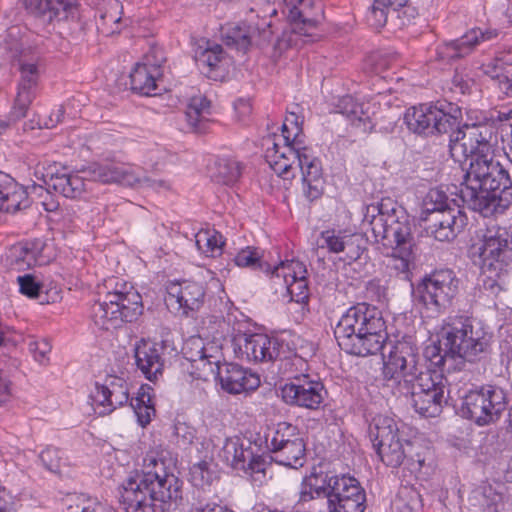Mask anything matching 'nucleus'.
<instances>
[{
  "label": "nucleus",
  "mask_w": 512,
  "mask_h": 512,
  "mask_svg": "<svg viewBox=\"0 0 512 512\" xmlns=\"http://www.w3.org/2000/svg\"><path fill=\"white\" fill-rule=\"evenodd\" d=\"M451 131V157L462 162L471 157L460 187L462 201L484 217L504 213L512 204V181L508 171L493 155L498 130L493 122L464 124Z\"/></svg>",
  "instance_id": "1"
},
{
  "label": "nucleus",
  "mask_w": 512,
  "mask_h": 512,
  "mask_svg": "<svg viewBox=\"0 0 512 512\" xmlns=\"http://www.w3.org/2000/svg\"><path fill=\"white\" fill-rule=\"evenodd\" d=\"M363 226L371 230L377 241L393 247L388 267L408 278L416 258V247L412 243L409 216L403 209H388L384 204L366 207Z\"/></svg>",
  "instance_id": "2"
},
{
  "label": "nucleus",
  "mask_w": 512,
  "mask_h": 512,
  "mask_svg": "<svg viewBox=\"0 0 512 512\" xmlns=\"http://www.w3.org/2000/svg\"><path fill=\"white\" fill-rule=\"evenodd\" d=\"M334 334L342 350L362 357L380 352L388 339L381 312L366 303L347 309L339 319Z\"/></svg>",
  "instance_id": "3"
},
{
  "label": "nucleus",
  "mask_w": 512,
  "mask_h": 512,
  "mask_svg": "<svg viewBox=\"0 0 512 512\" xmlns=\"http://www.w3.org/2000/svg\"><path fill=\"white\" fill-rule=\"evenodd\" d=\"M265 159L271 169L283 179L294 177V171L302 172L306 196L317 199L323 192L322 168L320 161L313 156L311 150L304 146L294 150L288 145H281L276 139H266Z\"/></svg>",
  "instance_id": "4"
},
{
  "label": "nucleus",
  "mask_w": 512,
  "mask_h": 512,
  "mask_svg": "<svg viewBox=\"0 0 512 512\" xmlns=\"http://www.w3.org/2000/svg\"><path fill=\"white\" fill-rule=\"evenodd\" d=\"M440 344L451 358L468 362L482 359L488 352L490 336L470 318L456 316L447 318L440 332Z\"/></svg>",
  "instance_id": "5"
},
{
  "label": "nucleus",
  "mask_w": 512,
  "mask_h": 512,
  "mask_svg": "<svg viewBox=\"0 0 512 512\" xmlns=\"http://www.w3.org/2000/svg\"><path fill=\"white\" fill-rule=\"evenodd\" d=\"M276 14V8L268 1L258 10L251 8L244 21L229 23L222 27L224 43L237 51L246 53L254 44L262 45L269 42L273 30L272 22L268 18Z\"/></svg>",
  "instance_id": "6"
},
{
  "label": "nucleus",
  "mask_w": 512,
  "mask_h": 512,
  "mask_svg": "<svg viewBox=\"0 0 512 512\" xmlns=\"http://www.w3.org/2000/svg\"><path fill=\"white\" fill-rule=\"evenodd\" d=\"M314 350V345L307 343L305 347H302V354L295 355L290 360L291 364L299 367L301 371H307L305 357L312 355ZM325 394L324 386L319 380L312 379L307 373L300 372L293 376L291 382L280 388L279 395L288 405L317 410L323 403Z\"/></svg>",
  "instance_id": "7"
},
{
  "label": "nucleus",
  "mask_w": 512,
  "mask_h": 512,
  "mask_svg": "<svg viewBox=\"0 0 512 512\" xmlns=\"http://www.w3.org/2000/svg\"><path fill=\"white\" fill-rule=\"evenodd\" d=\"M423 368L418 348L411 341H397L384 361L383 377L387 386L396 387L400 394L407 395L409 383Z\"/></svg>",
  "instance_id": "8"
},
{
  "label": "nucleus",
  "mask_w": 512,
  "mask_h": 512,
  "mask_svg": "<svg viewBox=\"0 0 512 512\" xmlns=\"http://www.w3.org/2000/svg\"><path fill=\"white\" fill-rule=\"evenodd\" d=\"M368 434L378 456L387 466L397 468L409 456L407 448L411 447V443L402 441L393 417L381 414L375 416L369 425Z\"/></svg>",
  "instance_id": "9"
},
{
  "label": "nucleus",
  "mask_w": 512,
  "mask_h": 512,
  "mask_svg": "<svg viewBox=\"0 0 512 512\" xmlns=\"http://www.w3.org/2000/svg\"><path fill=\"white\" fill-rule=\"evenodd\" d=\"M459 282L454 271L436 270L417 285V299L427 311L434 315L442 314L451 306L458 294Z\"/></svg>",
  "instance_id": "10"
},
{
  "label": "nucleus",
  "mask_w": 512,
  "mask_h": 512,
  "mask_svg": "<svg viewBox=\"0 0 512 512\" xmlns=\"http://www.w3.org/2000/svg\"><path fill=\"white\" fill-rule=\"evenodd\" d=\"M132 481L153 502L171 504L182 498V482L174 474L165 472L164 464L155 458H150L146 470L141 475L136 473Z\"/></svg>",
  "instance_id": "11"
},
{
  "label": "nucleus",
  "mask_w": 512,
  "mask_h": 512,
  "mask_svg": "<svg viewBox=\"0 0 512 512\" xmlns=\"http://www.w3.org/2000/svg\"><path fill=\"white\" fill-rule=\"evenodd\" d=\"M232 343L236 356L249 362L273 361L286 357L288 352L284 340L262 333H238Z\"/></svg>",
  "instance_id": "12"
},
{
  "label": "nucleus",
  "mask_w": 512,
  "mask_h": 512,
  "mask_svg": "<svg viewBox=\"0 0 512 512\" xmlns=\"http://www.w3.org/2000/svg\"><path fill=\"white\" fill-rule=\"evenodd\" d=\"M506 405L504 390L489 385L467 393L463 399L462 412L478 425H486L497 419Z\"/></svg>",
  "instance_id": "13"
},
{
  "label": "nucleus",
  "mask_w": 512,
  "mask_h": 512,
  "mask_svg": "<svg viewBox=\"0 0 512 512\" xmlns=\"http://www.w3.org/2000/svg\"><path fill=\"white\" fill-rule=\"evenodd\" d=\"M404 121L411 132L424 136L446 134L458 125L457 116L431 104H421L407 109Z\"/></svg>",
  "instance_id": "14"
},
{
  "label": "nucleus",
  "mask_w": 512,
  "mask_h": 512,
  "mask_svg": "<svg viewBox=\"0 0 512 512\" xmlns=\"http://www.w3.org/2000/svg\"><path fill=\"white\" fill-rule=\"evenodd\" d=\"M366 495L358 480L348 475H332L328 512H364Z\"/></svg>",
  "instance_id": "15"
},
{
  "label": "nucleus",
  "mask_w": 512,
  "mask_h": 512,
  "mask_svg": "<svg viewBox=\"0 0 512 512\" xmlns=\"http://www.w3.org/2000/svg\"><path fill=\"white\" fill-rule=\"evenodd\" d=\"M126 294L123 292H109L106 300L97 301L91 309V319L94 325L105 331L123 330V342L126 338L127 306Z\"/></svg>",
  "instance_id": "16"
},
{
  "label": "nucleus",
  "mask_w": 512,
  "mask_h": 512,
  "mask_svg": "<svg viewBox=\"0 0 512 512\" xmlns=\"http://www.w3.org/2000/svg\"><path fill=\"white\" fill-rule=\"evenodd\" d=\"M204 297L205 291L200 283L184 280L168 284L165 302L168 308L188 316L190 312H194L202 306Z\"/></svg>",
  "instance_id": "17"
},
{
  "label": "nucleus",
  "mask_w": 512,
  "mask_h": 512,
  "mask_svg": "<svg viewBox=\"0 0 512 512\" xmlns=\"http://www.w3.org/2000/svg\"><path fill=\"white\" fill-rule=\"evenodd\" d=\"M477 251L484 267L506 268L511 256L507 230L497 226L487 228L481 236Z\"/></svg>",
  "instance_id": "18"
},
{
  "label": "nucleus",
  "mask_w": 512,
  "mask_h": 512,
  "mask_svg": "<svg viewBox=\"0 0 512 512\" xmlns=\"http://www.w3.org/2000/svg\"><path fill=\"white\" fill-rule=\"evenodd\" d=\"M282 13L295 33L310 35L322 15V4L319 0H283Z\"/></svg>",
  "instance_id": "19"
},
{
  "label": "nucleus",
  "mask_w": 512,
  "mask_h": 512,
  "mask_svg": "<svg viewBox=\"0 0 512 512\" xmlns=\"http://www.w3.org/2000/svg\"><path fill=\"white\" fill-rule=\"evenodd\" d=\"M364 243L360 234L342 230L323 231L317 240L318 248H325L330 253H343L342 259L349 263L361 257L365 248Z\"/></svg>",
  "instance_id": "20"
},
{
  "label": "nucleus",
  "mask_w": 512,
  "mask_h": 512,
  "mask_svg": "<svg viewBox=\"0 0 512 512\" xmlns=\"http://www.w3.org/2000/svg\"><path fill=\"white\" fill-rule=\"evenodd\" d=\"M116 381L121 379H110V385L96 382L91 388L89 399L94 411L99 415H105L112 412L117 407L123 406L128 402V388Z\"/></svg>",
  "instance_id": "21"
},
{
  "label": "nucleus",
  "mask_w": 512,
  "mask_h": 512,
  "mask_svg": "<svg viewBox=\"0 0 512 512\" xmlns=\"http://www.w3.org/2000/svg\"><path fill=\"white\" fill-rule=\"evenodd\" d=\"M193 52L199 68L213 79H217V72L224 71L229 61L221 45L206 39L195 42Z\"/></svg>",
  "instance_id": "22"
},
{
  "label": "nucleus",
  "mask_w": 512,
  "mask_h": 512,
  "mask_svg": "<svg viewBox=\"0 0 512 512\" xmlns=\"http://www.w3.org/2000/svg\"><path fill=\"white\" fill-rule=\"evenodd\" d=\"M466 222V215L459 208H452L432 215V224L426 228V232L438 241H450L464 228Z\"/></svg>",
  "instance_id": "23"
},
{
  "label": "nucleus",
  "mask_w": 512,
  "mask_h": 512,
  "mask_svg": "<svg viewBox=\"0 0 512 512\" xmlns=\"http://www.w3.org/2000/svg\"><path fill=\"white\" fill-rule=\"evenodd\" d=\"M217 379L222 389L230 394L254 390L260 385V379L257 375L233 363L221 365Z\"/></svg>",
  "instance_id": "24"
},
{
  "label": "nucleus",
  "mask_w": 512,
  "mask_h": 512,
  "mask_svg": "<svg viewBox=\"0 0 512 512\" xmlns=\"http://www.w3.org/2000/svg\"><path fill=\"white\" fill-rule=\"evenodd\" d=\"M26 10L43 25L67 18L77 0H22Z\"/></svg>",
  "instance_id": "25"
},
{
  "label": "nucleus",
  "mask_w": 512,
  "mask_h": 512,
  "mask_svg": "<svg viewBox=\"0 0 512 512\" xmlns=\"http://www.w3.org/2000/svg\"><path fill=\"white\" fill-rule=\"evenodd\" d=\"M44 167L36 166L35 176L49 188H53L67 198H77L85 190L84 178L78 174L51 173L44 174Z\"/></svg>",
  "instance_id": "26"
},
{
  "label": "nucleus",
  "mask_w": 512,
  "mask_h": 512,
  "mask_svg": "<svg viewBox=\"0 0 512 512\" xmlns=\"http://www.w3.org/2000/svg\"><path fill=\"white\" fill-rule=\"evenodd\" d=\"M134 357L137 367L146 379L153 381L162 374L164 361L156 343L141 340L135 346Z\"/></svg>",
  "instance_id": "27"
},
{
  "label": "nucleus",
  "mask_w": 512,
  "mask_h": 512,
  "mask_svg": "<svg viewBox=\"0 0 512 512\" xmlns=\"http://www.w3.org/2000/svg\"><path fill=\"white\" fill-rule=\"evenodd\" d=\"M498 36V30L474 28L464 34L461 38L447 43L444 47L446 57L450 59L460 58L468 55L473 49L484 41H489Z\"/></svg>",
  "instance_id": "28"
},
{
  "label": "nucleus",
  "mask_w": 512,
  "mask_h": 512,
  "mask_svg": "<svg viewBox=\"0 0 512 512\" xmlns=\"http://www.w3.org/2000/svg\"><path fill=\"white\" fill-rule=\"evenodd\" d=\"M29 205L26 190L9 175L0 172V210L15 213Z\"/></svg>",
  "instance_id": "29"
},
{
  "label": "nucleus",
  "mask_w": 512,
  "mask_h": 512,
  "mask_svg": "<svg viewBox=\"0 0 512 512\" xmlns=\"http://www.w3.org/2000/svg\"><path fill=\"white\" fill-rule=\"evenodd\" d=\"M331 486L332 475L311 473L301 482L298 502L306 503L321 497H325L329 501Z\"/></svg>",
  "instance_id": "30"
},
{
  "label": "nucleus",
  "mask_w": 512,
  "mask_h": 512,
  "mask_svg": "<svg viewBox=\"0 0 512 512\" xmlns=\"http://www.w3.org/2000/svg\"><path fill=\"white\" fill-rule=\"evenodd\" d=\"M162 75L157 68L148 71L143 66L135 65L133 72L130 73V89L139 95L156 96L161 91L158 82Z\"/></svg>",
  "instance_id": "31"
},
{
  "label": "nucleus",
  "mask_w": 512,
  "mask_h": 512,
  "mask_svg": "<svg viewBox=\"0 0 512 512\" xmlns=\"http://www.w3.org/2000/svg\"><path fill=\"white\" fill-rule=\"evenodd\" d=\"M187 345H192L193 348H198V358L193 356H187V360L192 363V367L195 369L193 374L197 378L207 380L209 377L217 378L218 371L221 366L219 361L213 355L207 353V348L203 346L201 339H190Z\"/></svg>",
  "instance_id": "32"
},
{
  "label": "nucleus",
  "mask_w": 512,
  "mask_h": 512,
  "mask_svg": "<svg viewBox=\"0 0 512 512\" xmlns=\"http://www.w3.org/2000/svg\"><path fill=\"white\" fill-rule=\"evenodd\" d=\"M448 391L434 390L430 394L424 392H411L412 405L417 413L424 417L438 416L446 403V395Z\"/></svg>",
  "instance_id": "33"
},
{
  "label": "nucleus",
  "mask_w": 512,
  "mask_h": 512,
  "mask_svg": "<svg viewBox=\"0 0 512 512\" xmlns=\"http://www.w3.org/2000/svg\"><path fill=\"white\" fill-rule=\"evenodd\" d=\"M82 172L94 181L102 183H119L126 177V167L124 163L109 161L103 164L94 163Z\"/></svg>",
  "instance_id": "34"
},
{
  "label": "nucleus",
  "mask_w": 512,
  "mask_h": 512,
  "mask_svg": "<svg viewBox=\"0 0 512 512\" xmlns=\"http://www.w3.org/2000/svg\"><path fill=\"white\" fill-rule=\"evenodd\" d=\"M306 446L303 437L295 438L272 454V459L283 466L298 468L304 465Z\"/></svg>",
  "instance_id": "35"
},
{
  "label": "nucleus",
  "mask_w": 512,
  "mask_h": 512,
  "mask_svg": "<svg viewBox=\"0 0 512 512\" xmlns=\"http://www.w3.org/2000/svg\"><path fill=\"white\" fill-rule=\"evenodd\" d=\"M210 115V102L203 96L190 99L185 111V117L190 129L194 132H203Z\"/></svg>",
  "instance_id": "36"
},
{
  "label": "nucleus",
  "mask_w": 512,
  "mask_h": 512,
  "mask_svg": "<svg viewBox=\"0 0 512 512\" xmlns=\"http://www.w3.org/2000/svg\"><path fill=\"white\" fill-rule=\"evenodd\" d=\"M300 437L302 436L297 426L283 421L274 425L265 438L267 448L273 454L276 450L286 445V443Z\"/></svg>",
  "instance_id": "37"
},
{
  "label": "nucleus",
  "mask_w": 512,
  "mask_h": 512,
  "mask_svg": "<svg viewBox=\"0 0 512 512\" xmlns=\"http://www.w3.org/2000/svg\"><path fill=\"white\" fill-rule=\"evenodd\" d=\"M447 390V380L443 376L440 371L436 370H426L423 369L418 372V375L415 377L413 382L409 383V393L411 392H424L430 394V391L434 392V390Z\"/></svg>",
  "instance_id": "38"
},
{
  "label": "nucleus",
  "mask_w": 512,
  "mask_h": 512,
  "mask_svg": "<svg viewBox=\"0 0 512 512\" xmlns=\"http://www.w3.org/2000/svg\"><path fill=\"white\" fill-rule=\"evenodd\" d=\"M152 387L142 385L137 393L135 405L130 401V407H133L137 417V422L141 427H146L155 415V408L152 402Z\"/></svg>",
  "instance_id": "39"
},
{
  "label": "nucleus",
  "mask_w": 512,
  "mask_h": 512,
  "mask_svg": "<svg viewBox=\"0 0 512 512\" xmlns=\"http://www.w3.org/2000/svg\"><path fill=\"white\" fill-rule=\"evenodd\" d=\"M302 120L294 112L289 113L283 124L282 134L278 136V140H282V145L293 147L294 150L303 148L305 145L304 135L302 133Z\"/></svg>",
  "instance_id": "40"
},
{
  "label": "nucleus",
  "mask_w": 512,
  "mask_h": 512,
  "mask_svg": "<svg viewBox=\"0 0 512 512\" xmlns=\"http://www.w3.org/2000/svg\"><path fill=\"white\" fill-rule=\"evenodd\" d=\"M197 249L208 257H216L222 254L223 236L215 229L200 230L195 235Z\"/></svg>",
  "instance_id": "41"
},
{
  "label": "nucleus",
  "mask_w": 512,
  "mask_h": 512,
  "mask_svg": "<svg viewBox=\"0 0 512 512\" xmlns=\"http://www.w3.org/2000/svg\"><path fill=\"white\" fill-rule=\"evenodd\" d=\"M217 478L218 474L212 462L202 460L190 467L189 481L194 487L205 489Z\"/></svg>",
  "instance_id": "42"
},
{
  "label": "nucleus",
  "mask_w": 512,
  "mask_h": 512,
  "mask_svg": "<svg viewBox=\"0 0 512 512\" xmlns=\"http://www.w3.org/2000/svg\"><path fill=\"white\" fill-rule=\"evenodd\" d=\"M305 275H307V269L305 265L298 260L281 262L279 265L275 266L272 271L274 283L280 284L283 287L298 276L304 277Z\"/></svg>",
  "instance_id": "43"
},
{
  "label": "nucleus",
  "mask_w": 512,
  "mask_h": 512,
  "mask_svg": "<svg viewBox=\"0 0 512 512\" xmlns=\"http://www.w3.org/2000/svg\"><path fill=\"white\" fill-rule=\"evenodd\" d=\"M423 208L426 213L434 215L440 211H447L459 207L455 205L454 199H449L445 191L435 187L431 188L424 197Z\"/></svg>",
  "instance_id": "44"
},
{
  "label": "nucleus",
  "mask_w": 512,
  "mask_h": 512,
  "mask_svg": "<svg viewBox=\"0 0 512 512\" xmlns=\"http://www.w3.org/2000/svg\"><path fill=\"white\" fill-rule=\"evenodd\" d=\"M241 175V166L239 162L233 159L220 158L215 163V171L212 178L225 185L234 184Z\"/></svg>",
  "instance_id": "45"
},
{
  "label": "nucleus",
  "mask_w": 512,
  "mask_h": 512,
  "mask_svg": "<svg viewBox=\"0 0 512 512\" xmlns=\"http://www.w3.org/2000/svg\"><path fill=\"white\" fill-rule=\"evenodd\" d=\"M506 268L500 266L484 267L481 265L480 281L485 291L497 295L505 285Z\"/></svg>",
  "instance_id": "46"
},
{
  "label": "nucleus",
  "mask_w": 512,
  "mask_h": 512,
  "mask_svg": "<svg viewBox=\"0 0 512 512\" xmlns=\"http://www.w3.org/2000/svg\"><path fill=\"white\" fill-rule=\"evenodd\" d=\"M65 505V512H111L106 511L95 499L83 494L68 496Z\"/></svg>",
  "instance_id": "47"
},
{
  "label": "nucleus",
  "mask_w": 512,
  "mask_h": 512,
  "mask_svg": "<svg viewBox=\"0 0 512 512\" xmlns=\"http://www.w3.org/2000/svg\"><path fill=\"white\" fill-rule=\"evenodd\" d=\"M34 89L35 88L31 86L19 84L12 110V117L14 120H18L26 116L27 110L35 96Z\"/></svg>",
  "instance_id": "48"
},
{
  "label": "nucleus",
  "mask_w": 512,
  "mask_h": 512,
  "mask_svg": "<svg viewBox=\"0 0 512 512\" xmlns=\"http://www.w3.org/2000/svg\"><path fill=\"white\" fill-rule=\"evenodd\" d=\"M339 108L341 113L346 115L351 120H358L365 122L369 120L370 116L368 109L365 108L363 103L358 102L352 96H345L341 99Z\"/></svg>",
  "instance_id": "49"
},
{
  "label": "nucleus",
  "mask_w": 512,
  "mask_h": 512,
  "mask_svg": "<svg viewBox=\"0 0 512 512\" xmlns=\"http://www.w3.org/2000/svg\"><path fill=\"white\" fill-rule=\"evenodd\" d=\"M261 260L262 252L254 247H246L240 250L234 258L237 266L251 269L261 268Z\"/></svg>",
  "instance_id": "50"
},
{
  "label": "nucleus",
  "mask_w": 512,
  "mask_h": 512,
  "mask_svg": "<svg viewBox=\"0 0 512 512\" xmlns=\"http://www.w3.org/2000/svg\"><path fill=\"white\" fill-rule=\"evenodd\" d=\"M306 276L307 275L304 277L298 276L284 286L292 301L304 303L308 299V283Z\"/></svg>",
  "instance_id": "51"
},
{
  "label": "nucleus",
  "mask_w": 512,
  "mask_h": 512,
  "mask_svg": "<svg viewBox=\"0 0 512 512\" xmlns=\"http://www.w3.org/2000/svg\"><path fill=\"white\" fill-rule=\"evenodd\" d=\"M166 58L164 52L160 47L152 46L149 51L143 56L141 62H137V66H143L148 71L157 68L158 72H162V65Z\"/></svg>",
  "instance_id": "52"
},
{
  "label": "nucleus",
  "mask_w": 512,
  "mask_h": 512,
  "mask_svg": "<svg viewBox=\"0 0 512 512\" xmlns=\"http://www.w3.org/2000/svg\"><path fill=\"white\" fill-rule=\"evenodd\" d=\"M28 349L35 361L40 364H44L48 361V354L51 352V345L46 339L30 338L28 340Z\"/></svg>",
  "instance_id": "53"
},
{
  "label": "nucleus",
  "mask_w": 512,
  "mask_h": 512,
  "mask_svg": "<svg viewBox=\"0 0 512 512\" xmlns=\"http://www.w3.org/2000/svg\"><path fill=\"white\" fill-rule=\"evenodd\" d=\"M268 463L260 455H253L246 464L245 473L249 474L255 481H262L265 478Z\"/></svg>",
  "instance_id": "54"
},
{
  "label": "nucleus",
  "mask_w": 512,
  "mask_h": 512,
  "mask_svg": "<svg viewBox=\"0 0 512 512\" xmlns=\"http://www.w3.org/2000/svg\"><path fill=\"white\" fill-rule=\"evenodd\" d=\"M19 71L21 73L19 84L35 88L38 80V68L36 63L19 60Z\"/></svg>",
  "instance_id": "55"
},
{
  "label": "nucleus",
  "mask_w": 512,
  "mask_h": 512,
  "mask_svg": "<svg viewBox=\"0 0 512 512\" xmlns=\"http://www.w3.org/2000/svg\"><path fill=\"white\" fill-rule=\"evenodd\" d=\"M390 8L391 7H382L373 2L366 15L368 23L375 28L383 27L387 21Z\"/></svg>",
  "instance_id": "56"
},
{
  "label": "nucleus",
  "mask_w": 512,
  "mask_h": 512,
  "mask_svg": "<svg viewBox=\"0 0 512 512\" xmlns=\"http://www.w3.org/2000/svg\"><path fill=\"white\" fill-rule=\"evenodd\" d=\"M40 459L48 470L54 473L61 472V456L60 451L56 448H46L40 454Z\"/></svg>",
  "instance_id": "57"
},
{
  "label": "nucleus",
  "mask_w": 512,
  "mask_h": 512,
  "mask_svg": "<svg viewBox=\"0 0 512 512\" xmlns=\"http://www.w3.org/2000/svg\"><path fill=\"white\" fill-rule=\"evenodd\" d=\"M124 13V6L118 0L109 1L105 12L102 14V19L105 24H118Z\"/></svg>",
  "instance_id": "58"
},
{
  "label": "nucleus",
  "mask_w": 512,
  "mask_h": 512,
  "mask_svg": "<svg viewBox=\"0 0 512 512\" xmlns=\"http://www.w3.org/2000/svg\"><path fill=\"white\" fill-rule=\"evenodd\" d=\"M241 440L237 437L226 439L222 449L219 452V457L227 463V465L231 466L232 463H235V457L237 455V450L239 449V445Z\"/></svg>",
  "instance_id": "59"
},
{
  "label": "nucleus",
  "mask_w": 512,
  "mask_h": 512,
  "mask_svg": "<svg viewBox=\"0 0 512 512\" xmlns=\"http://www.w3.org/2000/svg\"><path fill=\"white\" fill-rule=\"evenodd\" d=\"M241 440L237 437L226 439L222 449L219 452V457L227 463V465L231 466L232 463H235V457L237 455V450L239 449V445Z\"/></svg>",
  "instance_id": "60"
},
{
  "label": "nucleus",
  "mask_w": 512,
  "mask_h": 512,
  "mask_svg": "<svg viewBox=\"0 0 512 512\" xmlns=\"http://www.w3.org/2000/svg\"><path fill=\"white\" fill-rule=\"evenodd\" d=\"M18 283L20 286V292L24 295H27L31 298L38 297L39 290H40V284L36 282L35 278L30 275L26 274L23 276L18 277Z\"/></svg>",
  "instance_id": "61"
},
{
  "label": "nucleus",
  "mask_w": 512,
  "mask_h": 512,
  "mask_svg": "<svg viewBox=\"0 0 512 512\" xmlns=\"http://www.w3.org/2000/svg\"><path fill=\"white\" fill-rule=\"evenodd\" d=\"M175 158L174 154L160 148H153L148 153L146 164L151 168H158L165 162H172Z\"/></svg>",
  "instance_id": "62"
},
{
  "label": "nucleus",
  "mask_w": 512,
  "mask_h": 512,
  "mask_svg": "<svg viewBox=\"0 0 512 512\" xmlns=\"http://www.w3.org/2000/svg\"><path fill=\"white\" fill-rule=\"evenodd\" d=\"M175 433L178 438L177 444L186 448L191 445L195 439V429L186 423H179L175 427Z\"/></svg>",
  "instance_id": "63"
},
{
  "label": "nucleus",
  "mask_w": 512,
  "mask_h": 512,
  "mask_svg": "<svg viewBox=\"0 0 512 512\" xmlns=\"http://www.w3.org/2000/svg\"><path fill=\"white\" fill-rule=\"evenodd\" d=\"M502 501V494L496 492L491 487H485L482 492L481 505L488 512H493L499 502Z\"/></svg>",
  "instance_id": "64"
}]
</instances>
